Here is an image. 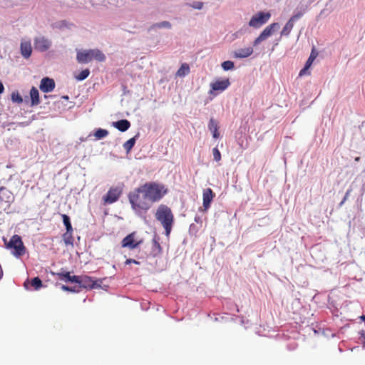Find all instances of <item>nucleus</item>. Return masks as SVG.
I'll return each mask as SVG.
<instances>
[{"mask_svg":"<svg viewBox=\"0 0 365 365\" xmlns=\"http://www.w3.org/2000/svg\"><path fill=\"white\" fill-rule=\"evenodd\" d=\"M90 74V71L88 68L84 69L79 73L78 75L76 76L75 78L78 81H83L86 79Z\"/></svg>","mask_w":365,"mask_h":365,"instance_id":"c85d7f7f","label":"nucleus"},{"mask_svg":"<svg viewBox=\"0 0 365 365\" xmlns=\"http://www.w3.org/2000/svg\"><path fill=\"white\" fill-rule=\"evenodd\" d=\"M253 53V48L252 47H247L240 48L233 52V56L236 58H247Z\"/></svg>","mask_w":365,"mask_h":365,"instance_id":"2eb2a0df","label":"nucleus"},{"mask_svg":"<svg viewBox=\"0 0 365 365\" xmlns=\"http://www.w3.org/2000/svg\"><path fill=\"white\" fill-rule=\"evenodd\" d=\"M131 263H133V264H140V262L139 261H137L135 259H127L125 262V265H128V264H130Z\"/></svg>","mask_w":365,"mask_h":365,"instance_id":"4c0bfd02","label":"nucleus"},{"mask_svg":"<svg viewBox=\"0 0 365 365\" xmlns=\"http://www.w3.org/2000/svg\"><path fill=\"white\" fill-rule=\"evenodd\" d=\"M360 334V339L361 343L363 344L364 346H365V331H362Z\"/></svg>","mask_w":365,"mask_h":365,"instance_id":"58836bf2","label":"nucleus"},{"mask_svg":"<svg viewBox=\"0 0 365 365\" xmlns=\"http://www.w3.org/2000/svg\"><path fill=\"white\" fill-rule=\"evenodd\" d=\"M11 199V193L6 189V187H0V200L5 202H10Z\"/></svg>","mask_w":365,"mask_h":365,"instance_id":"4be33fe9","label":"nucleus"},{"mask_svg":"<svg viewBox=\"0 0 365 365\" xmlns=\"http://www.w3.org/2000/svg\"><path fill=\"white\" fill-rule=\"evenodd\" d=\"M230 86V81L229 78L216 80L215 82L210 83V90L209 93L210 95H216L217 93L222 92L226 90Z\"/></svg>","mask_w":365,"mask_h":365,"instance_id":"9d476101","label":"nucleus"},{"mask_svg":"<svg viewBox=\"0 0 365 365\" xmlns=\"http://www.w3.org/2000/svg\"><path fill=\"white\" fill-rule=\"evenodd\" d=\"M4 91V86L2 82L0 81V94L2 93Z\"/></svg>","mask_w":365,"mask_h":365,"instance_id":"a19ab883","label":"nucleus"},{"mask_svg":"<svg viewBox=\"0 0 365 365\" xmlns=\"http://www.w3.org/2000/svg\"><path fill=\"white\" fill-rule=\"evenodd\" d=\"M155 218L165 229L166 236L169 237L174 222V215L171 209L168 206L161 204L156 210Z\"/></svg>","mask_w":365,"mask_h":365,"instance_id":"7ed1b4c3","label":"nucleus"},{"mask_svg":"<svg viewBox=\"0 0 365 365\" xmlns=\"http://www.w3.org/2000/svg\"><path fill=\"white\" fill-rule=\"evenodd\" d=\"M162 247L158 242V240L155 237L153 240V247H152V252L154 255V256H156L158 255H160L162 253Z\"/></svg>","mask_w":365,"mask_h":365,"instance_id":"b1692460","label":"nucleus"},{"mask_svg":"<svg viewBox=\"0 0 365 365\" xmlns=\"http://www.w3.org/2000/svg\"><path fill=\"white\" fill-rule=\"evenodd\" d=\"M76 59L81 63H87L93 59L102 62L106 60V56L102 51L98 49H90L78 51Z\"/></svg>","mask_w":365,"mask_h":365,"instance_id":"20e7f679","label":"nucleus"},{"mask_svg":"<svg viewBox=\"0 0 365 365\" xmlns=\"http://www.w3.org/2000/svg\"><path fill=\"white\" fill-rule=\"evenodd\" d=\"M151 205L160 201L167 193L168 188L163 184L149 182L141 185Z\"/></svg>","mask_w":365,"mask_h":365,"instance_id":"f03ea898","label":"nucleus"},{"mask_svg":"<svg viewBox=\"0 0 365 365\" xmlns=\"http://www.w3.org/2000/svg\"><path fill=\"white\" fill-rule=\"evenodd\" d=\"M221 66L222 68H223V70L225 71H229V70H232L234 69L235 68V64L232 61H225L224 62L222 63L221 64Z\"/></svg>","mask_w":365,"mask_h":365,"instance_id":"2f4dec72","label":"nucleus"},{"mask_svg":"<svg viewBox=\"0 0 365 365\" xmlns=\"http://www.w3.org/2000/svg\"><path fill=\"white\" fill-rule=\"evenodd\" d=\"M61 289L64 291H68V292H78V290L76 289V287H70L66 285H62Z\"/></svg>","mask_w":365,"mask_h":365,"instance_id":"e433bc0d","label":"nucleus"},{"mask_svg":"<svg viewBox=\"0 0 365 365\" xmlns=\"http://www.w3.org/2000/svg\"><path fill=\"white\" fill-rule=\"evenodd\" d=\"M355 160L356 161H359V157L356 158Z\"/></svg>","mask_w":365,"mask_h":365,"instance_id":"49530a36","label":"nucleus"},{"mask_svg":"<svg viewBox=\"0 0 365 365\" xmlns=\"http://www.w3.org/2000/svg\"><path fill=\"white\" fill-rule=\"evenodd\" d=\"M361 319L365 322V315H362L360 317Z\"/></svg>","mask_w":365,"mask_h":365,"instance_id":"c03bdc74","label":"nucleus"},{"mask_svg":"<svg viewBox=\"0 0 365 365\" xmlns=\"http://www.w3.org/2000/svg\"><path fill=\"white\" fill-rule=\"evenodd\" d=\"M128 197L132 209L137 215L145 214L152 206L141 185L130 192Z\"/></svg>","mask_w":365,"mask_h":365,"instance_id":"f257e3e1","label":"nucleus"},{"mask_svg":"<svg viewBox=\"0 0 365 365\" xmlns=\"http://www.w3.org/2000/svg\"><path fill=\"white\" fill-rule=\"evenodd\" d=\"M11 101L14 103H17L19 104L23 102V98L18 91H14L11 95Z\"/></svg>","mask_w":365,"mask_h":365,"instance_id":"c756f323","label":"nucleus"},{"mask_svg":"<svg viewBox=\"0 0 365 365\" xmlns=\"http://www.w3.org/2000/svg\"><path fill=\"white\" fill-rule=\"evenodd\" d=\"M135 138L136 136L129 139L123 143V148L126 150L127 153H129L135 145L136 141Z\"/></svg>","mask_w":365,"mask_h":365,"instance_id":"a878e982","label":"nucleus"},{"mask_svg":"<svg viewBox=\"0 0 365 365\" xmlns=\"http://www.w3.org/2000/svg\"><path fill=\"white\" fill-rule=\"evenodd\" d=\"M29 94L31 100V106H34L38 105L40 103V100L38 89L36 87L33 86L30 90Z\"/></svg>","mask_w":365,"mask_h":365,"instance_id":"aec40b11","label":"nucleus"},{"mask_svg":"<svg viewBox=\"0 0 365 365\" xmlns=\"http://www.w3.org/2000/svg\"><path fill=\"white\" fill-rule=\"evenodd\" d=\"M215 195L211 188H206L203 190L202 206H203L205 211L207 210L210 208V204H211Z\"/></svg>","mask_w":365,"mask_h":365,"instance_id":"f8f14e48","label":"nucleus"},{"mask_svg":"<svg viewBox=\"0 0 365 365\" xmlns=\"http://www.w3.org/2000/svg\"><path fill=\"white\" fill-rule=\"evenodd\" d=\"M21 52L23 56L29 58L32 52L31 44L28 42H22L21 43Z\"/></svg>","mask_w":365,"mask_h":365,"instance_id":"412c9836","label":"nucleus"},{"mask_svg":"<svg viewBox=\"0 0 365 365\" xmlns=\"http://www.w3.org/2000/svg\"><path fill=\"white\" fill-rule=\"evenodd\" d=\"M279 28L278 23H272L267 26L253 41V46H257L262 41L271 36Z\"/></svg>","mask_w":365,"mask_h":365,"instance_id":"6e6552de","label":"nucleus"},{"mask_svg":"<svg viewBox=\"0 0 365 365\" xmlns=\"http://www.w3.org/2000/svg\"><path fill=\"white\" fill-rule=\"evenodd\" d=\"M317 56V53L315 52L314 48L312 49L309 58L305 63V69H309L312 66L313 61Z\"/></svg>","mask_w":365,"mask_h":365,"instance_id":"bb28decb","label":"nucleus"},{"mask_svg":"<svg viewBox=\"0 0 365 365\" xmlns=\"http://www.w3.org/2000/svg\"><path fill=\"white\" fill-rule=\"evenodd\" d=\"M153 28H158V29H161V28L171 29L172 26H171V24L169 21H162V22H160V23L155 24L153 26Z\"/></svg>","mask_w":365,"mask_h":365,"instance_id":"473e14b6","label":"nucleus"},{"mask_svg":"<svg viewBox=\"0 0 365 365\" xmlns=\"http://www.w3.org/2000/svg\"><path fill=\"white\" fill-rule=\"evenodd\" d=\"M108 135V131L105 129L98 128L94 133V136L97 139H102Z\"/></svg>","mask_w":365,"mask_h":365,"instance_id":"cd10ccee","label":"nucleus"},{"mask_svg":"<svg viewBox=\"0 0 365 365\" xmlns=\"http://www.w3.org/2000/svg\"><path fill=\"white\" fill-rule=\"evenodd\" d=\"M62 98L66 99V100H68V98H69L68 96H64Z\"/></svg>","mask_w":365,"mask_h":365,"instance_id":"a18cd8bd","label":"nucleus"},{"mask_svg":"<svg viewBox=\"0 0 365 365\" xmlns=\"http://www.w3.org/2000/svg\"><path fill=\"white\" fill-rule=\"evenodd\" d=\"M303 16L302 12H298L295 14H294L290 19L289 21H292L293 24L299 19H300Z\"/></svg>","mask_w":365,"mask_h":365,"instance_id":"f704fd0d","label":"nucleus"},{"mask_svg":"<svg viewBox=\"0 0 365 365\" xmlns=\"http://www.w3.org/2000/svg\"><path fill=\"white\" fill-rule=\"evenodd\" d=\"M270 17L271 14L269 12L259 11L252 16L248 24L250 27L259 29L265 24Z\"/></svg>","mask_w":365,"mask_h":365,"instance_id":"0eeeda50","label":"nucleus"},{"mask_svg":"<svg viewBox=\"0 0 365 365\" xmlns=\"http://www.w3.org/2000/svg\"><path fill=\"white\" fill-rule=\"evenodd\" d=\"M122 195V189L118 187H111L106 195L103 197L104 205H110L118 200Z\"/></svg>","mask_w":365,"mask_h":365,"instance_id":"1a4fd4ad","label":"nucleus"},{"mask_svg":"<svg viewBox=\"0 0 365 365\" xmlns=\"http://www.w3.org/2000/svg\"><path fill=\"white\" fill-rule=\"evenodd\" d=\"M143 242V240L138 237L136 232H133L123 239L121 247L128 248L129 250H134L138 247Z\"/></svg>","mask_w":365,"mask_h":365,"instance_id":"423d86ee","label":"nucleus"},{"mask_svg":"<svg viewBox=\"0 0 365 365\" xmlns=\"http://www.w3.org/2000/svg\"><path fill=\"white\" fill-rule=\"evenodd\" d=\"M52 274L53 275H56L60 280H62V281H64V282H74L75 283L76 281H77V279H78L77 275L71 276L69 272H57V273L52 272Z\"/></svg>","mask_w":365,"mask_h":365,"instance_id":"f3484780","label":"nucleus"},{"mask_svg":"<svg viewBox=\"0 0 365 365\" xmlns=\"http://www.w3.org/2000/svg\"><path fill=\"white\" fill-rule=\"evenodd\" d=\"M78 279L75 283L78 284L80 287H83L85 289H92L95 286V282L91 277L84 275V276H78L77 275Z\"/></svg>","mask_w":365,"mask_h":365,"instance_id":"ddd939ff","label":"nucleus"},{"mask_svg":"<svg viewBox=\"0 0 365 365\" xmlns=\"http://www.w3.org/2000/svg\"><path fill=\"white\" fill-rule=\"evenodd\" d=\"M63 222L64 225L66 226V232L63 235V240L65 243H71V241L66 239V236L68 235H71L73 232V228L71 223L70 222V218L68 215L63 214L62 215Z\"/></svg>","mask_w":365,"mask_h":365,"instance_id":"dca6fc26","label":"nucleus"},{"mask_svg":"<svg viewBox=\"0 0 365 365\" xmlns=\"http://www.w3.org/2000/svg\"><path fill=\"white\" fill-rule=\"evenodd\" d=\"M113 126L121 132L126 131L130 126V123L125 119L120 120L113 123Z\"/></svg>","mask_w":365,"mask_h":365,"instance_id":"6ab92c4d","label":"nucleus"},{"mask_svg":"<svg viewBox=\"0 0 365 365\" xmlns=\"http://www.w3.org/2000/svg\"><path fill=\"white\" fill-rule=\"evenodd\" d=\"M51 45V41L43 36L36 38L34 40L35 49L40 51H46L50 48Z\"/></svg>","mask_w":365,"mask_h":365,"instance_id":"9b49d317","label":"nucleus"},{"mask_svg":"<svg viewBox=\"0 0 365 365\" xmlns=\"http://www.w3.org/2000/svg\"><path fill=\"white\" fill-rule=\"evenodd\" d=\"M208 128L212 132L214 138H218L220 137L218 123L214 118H210L208 123Z\"/></svg>","mask_w":365,"mask_h":365,"instance_id":"a211bd4d","label":"nucleus"},{"mask_svg":"<svg viewBox=\"0 0 365 365\" xmlns=\"http://www.w3.org/2000/svg\"><path fill=\"white\" fill-rule=\"evenodd\" d=\"M31 284L36 290H38L42 287V281L36 277L31 279Z\"/></svg>","mask_w":365,"mask_h":365,"instance_id":"7c9ffc66","label":"nucleus"},{"mask_svg":"<svg viewBox=\"0 0 365 365\" xmlns=\"http://www.w3.org/2000/svg\"><path fill=\"white\" fill-rule=\"evenodd\" d=\"M4 242L6 248L11 250L15 257H19L25 254L26 247L19 235H14L9 242L6 238H4Z\"/></svg>","mask_w":365,"mask_h":365,"instance_id":"39448f33","label":"nucleus"},{"mask_svg":"<svg viewBox=\"0 0 365 365\" xmlns=\"http://www.w3.org/2000/svg\"><path fill=\"white\" fill-rule=\"evenodd\" d=\"M71 235H72V234H71V235H67V236H66V239H68V240H70V241H71V243H70V244H72V243H73V242H72V241H73V238H72V236H71Z\"/></svg>","mask_w":365,"mask_h":365,"instance_id":"37998d69","label":"nucleus"},{"mask_svg":"<svg viewBox=\"0 0 365 365\" xmlns=\"http://www.w3.org/2000/svg\"><path fill=\"white\" fill-rule=\"evenodd\" d=\"M190 66L187 63H184L181 65L180 68L178 70L176 73V76L179 77H184L189 74L190 73Z\"/></svg>","mask_w":365,"mask_h":365,"instance_id":"5701e85b","label":"nucleus"},{"mask_svg":"<svg viewBox=\"0 0 365 365\" xmlns=\"http://www.w3.org/2000/svg\"><path fill=\"white\" fill-rule=\"evenodd\" d=\"M12 175H10L9 178L8 179H3L2 180V182L4 184H8V182L12 179Z\"/></svg>","mask_w":365,"mask_h":365,"instance_id":"ea45409f","label":"nucleus"},{"mask_svg":"<svg viewBox=\"0 0 365 365\" xmlns=\"http://www.w3.org/2000/svg\"><path fill=\"white\" fill-rule=\"evenodd\" d=\"M213 158L215 161H220L221 160V153L217 148L212 149Z\"/></svg>","mask_w":365,"mask_h":365,"instance_id":"72a5a7b5","label":"nucleus"},{"mask_svg":"<svg viewBox=\"0 0 365 365\" xmlns=\"http://www.w3.org/2000/svg\"><path fill=\"white\" fill-rule=\"evenodd\" d=\"M293 26L294 24L289 20L281 31V36H289L292 29H293Z\"/></svg>","mask_w":365,"mask_h":365,"instance_id":"393cba45","label":"nucleus"},{"mask_svg":"<svg viewBox=\"0 0 365 365\" xmlns=\"http://www.w3.org/2000/svg\"><path fill=\"white\" fill-rule=\"evenodd\" d=\"M190 6L195 9H201L203 6V3L200 1H195L190 4Z\"/></svg>","mask_w":365,"mask_h":365,"instance_id":"c9c22d12","label":"nucleus"},{"mask_svg":"<svg viewBox=\"0 0 365 365\" xmlns=\"http://www.w3.org/2000/svg\"><path fill=\"white\" fill-rule=\"evenodd\" d=\"M307 69H305V66H304V68H302V69L300 71V72H299V76H303V75L305 73V72H306V71H307Z\"/></svg>","mask_w":365,"mask_h":365,"instance_id":"79ce46f5","label":"nucleus"},{"mask_svg":"<svg viewBox=\"0 0 365 365\" xmlns=\"http://www.w3.org/2000/svg\"><path fill=\"white\" fill-rule=\"evenodd\" d=\"M39 88L43 93L51 92L55 88V81L52 78L45 77L41 79Z\"/></svg>","mask_w":365,"mask_h":365,"instance_id":"4468645a","label":"nucleus"}]
</instances>
